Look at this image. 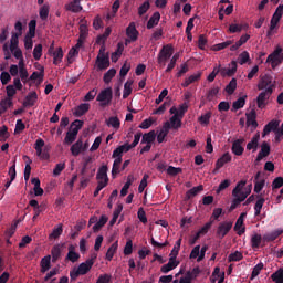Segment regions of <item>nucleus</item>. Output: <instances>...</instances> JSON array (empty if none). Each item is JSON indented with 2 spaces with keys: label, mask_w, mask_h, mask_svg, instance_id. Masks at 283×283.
<instances>
[{
  "label": "nucleus",
  "mask_w": 283,
  "mask_h": 283,
  "mask_svg": "<svg viewBox=\"0 0 283 283\" xmlns=\"http://www.w3.org/2000/svg\"><path fill=\"white\" fill-rule=\"evenodd\" d=\"M114 96V93L112 91V87L105 88L99 92V94L96 97V101L101 103V107H107L109 103H112V98Z\"/></svg>",
  "instance_id": "1"
},
{
  "label": "nucleus",
  "mask_w": 283,
  "mask_h": 283,
  "mask_svg": "<svg viewBox=\"0 0 283 283\" xmlns=\"http://www.w3.org/2000/svg\"><path fill=\"white\" fill-rule=\"evenodd\" d=\"M231 229H233L232 221H222L217 228L216 237L219 240H223L228 235L229 231H231Z\"/></svg>",
  "instance_id": "2"
},
{
  "label": "nucleus",
  "mask_w": 283,
  "mask_h": 283,
  "mask_svg": "<svg viewBox=\"0 0 283 283\" xmlns=\"http://www.w3.org/2000/svg\"><path fill=\"white\" fill-rule=\"evenodd\" d=\"M283 56H282V48L277 46L266 59V63H271L273 70L274 67H277L280 63H282Z\"/></svg>",
  "instance_id": "3"
},
{
  "label": "nucleus",
  "mask_w": 283,
  "mask_h": 283,
  "mask_svg": "<svg viewBox=\"0 0 283 283\" xmlns=\"http://www.w3.org/2000/svg\"><path fill=\"white\" fill-rule=\"evenodd\" d=\"M271 94H273V88L269 86L265 91L261 92L256 97V105L259 109H264L266 107V101L271 98Z\"/></svg>",
  "instance_id": "4"
},
{
  "label": "nucleus",
  "mask_w": 283,
  "mask_h": 283,
  "mask_svg": "<svg viewBox=\"0 0 283 283\" xmlns=\"http://www.w3.org/2000/svg\"><path fill=\"white\" fill-rule=\"evenodd\" d=\"M249 193H251V185L247 192H241V195H238V197H234L230 206V211L238 209V207H240V203L244 202L245 198L249 197Z\"/></svg>",
  "instance_id": "5"
},
{
  "label": "nucleus",
  "mask_w": 283,
  "mask_h": 283,
  "mask_svg": "<svg viewBox=\"0 0 283 283\" xmlns=\"http://www.w3.org/2000/svg\"><path fill=\"white\" fill-rule=\"evenodd\" d=\"M273 77L271 75L265 74L261 77L258 84V90H269V87L273 88Z\"/></svg>",
  "instance_id": "6"
},
{
  "label": "nucleus",
  "mask_w": 283,
  "mask_h": 283,
  "mask_svg": "<svg viewBox=\"0 0 283 283\" xmlns=\"http://www.w3.org/2000/svg\"><path fill=\"white\" fill-rule=\"evenodd\" d=\"M271 154V146L269 145V143L263 142L261 145V150L259 151L255 161L260 163L261 160H263V158H266L268 156H270Z\"/></svg>",
  "instance_id": "7"
},
{
  "label": "nucleus",
  "mask_w": 283,
  "mask_h": 283,
  "mask_svg": "<svg viewBox=\"0 0 283 283\" xmlns=\"http://www.w3.org/2000/svg\"><path fill=\"white\" fill-rule=\"evenodd\" d=\"M96 65L97 70H107V67H109V54L107 53L106 55H97Z\"/></svg>",
  "instance_id": "8"
},
{
  "label": "nucleus",
  "mask_w": 283,
  "mask_h": 283,
  "mask_svg": "<svg viewBox=\"0 0 283 283\" xmlns=\"http://www.w3.org/2000/svg\"><path fill=\"white\" fill-rule=\"evenodd\" d=\"M65 10L67 12H73L74 14H78L83 10V6H81V0H73L70 3L65 4Z\"/></svg>",
  "instance_id": "9"
},
{
  "label": "nucleus",
  "mask_w": 283,
  "mask_h": 283,
  "mask_svg": "<svg viewBox=\"0 0 283 283\" xmlns=\"http://www.w3.org/2000/svg\"><path fill=\"white\" fill-rule=\"evenodd\" d=\"M245 216H247V213L242 212L234 224V231H238L237 232L238 235H242L247 231V228L244 227V217Z\"/></svg>",
  "instance_id": "10"
},
{
  "label": "nucleus",
  "mask_w": 283,
  "mask_h": 283,
  "mask_svg": "<svg viewBox=\"0 0 283 283\" xmlns=\"http://www.w3.org/2000/svg\"><path fill=\"white\" fill-rule=\"evenodd\" d=\"M247 116V125L248 127L251 126L252 129H258V114L255 113V109L250 111L245 114Z\"/></svg>",
  "instance_id": "11"
},
{
  "label": "nucleus",
  "mask_w": 283,
  "mask_h": 283,
  "mask_svg": "<svg viewBox=\"0 0 283 283\" xmlns=\"http://www.w3.org/2000/svg\"><path fill=\"white\" fill-rule=\"evenodd\" d=\"M277 127H280V122L277 120L269 122L263 128L262 137L264 138V136H269L271 132H277V129H280Z\"/></svg>",
  "instance_id": "12"
},
{
  "label": "nucleus",
  "mask_w": 283,
  "mask_h": 283,
  "mask_svg": "<svg viewBox=\"0 0 283 283\" xmlns=\"http://www.w3.org/2000/svg\"><path fill=\"white\" fill-rule=\"evenodd\" d=\"M243 143L244 138L237 139L232 143V154H234V156H242L244 154V147H242Z\"/></svg>",
  "instance_id": "13"
},
{
  "label": "nucleus",
  "mask_w": 283,
  "mask_h": 283,
  "mask_svg": "<svg viewBox=\"0 0 283 283\" xmlns=\"http://www.w3.org/2000/svg\"><path fill=\"white\" fill-rule=\"evenodd\" d=\"M126 35L130 41H138V30L136 29V24L134 22H130L129 25L126 29Z\"/></svg>",
  "instance_id": "14"
},
{
  "label": "nucleus",
  "mask_w": 283,
  "mask_h": 283,
  "mask_svg": "<svg viewBox=\"0 0 283 283\" xmlns=\"http://www.w3.org/2000/svg\"><path fill=\"white\" fill-rule=\"evenodd\" d=\"M92 266H94V260H86L78 265V273H81V275H87V273H90L92 270Z\"/></svg>",
  "instance_id": "15"
},
{
  "label": "nucleus",
  "mask_w": 283,
  "mask_h": 283,
  "mask_svg": "<svg viewBox=\"0 0 283 283\" xmlns=\"http://www.w3.org/2000/svg\"><path fill=\"white\" fill-rule=\"evenodd\" d=\"M39 99L36 92H30L23 102V107H34V103Z\"/></svg>",
  "instance_id": "16"
},
{
  "label": "nucleus",
  "mask_w": 283,
  "mask_h": 283,
  "mask_svg": "<svg viewBox=\"0 0 283 283\" xmlns=\"http://www.w3.org/2000/svg\"><path fill=\"white\" fill-rule=\"evenodd\" d=\"M40 272L41 273H48L49 269H52V256L51 255H46L44 258L41 259L40 262Z\"/></svg>",
  "instance_id": "17"
},
{
  "label": "nucleus",
  "mask_w": 283,
  "mask_h": 283,
  "mask_svg": "<svg viewBox=\"0 0 283 283\" xmlns=\"http://www.w3.org/2000/svg\"><path fill=\"white\" fill-rule=\"evenodd\" d=\"M169 122L164 123L160 132L157 135V143H164L165 138L169 135Z\"/></svg>",
  "instance_id": "18"
},
{
  "label": "nucleus",
  "mask_w": 283,
  "mask_h": 283,
  "mask_svg": "<svg viewBox=\"0 0 283 283\" xmlns=\"http://www.w3.org/2000/svg\"><path fill=\"white\" fill-rule=\"evenodd\" d=\"M88 112H90V104L84 103V104H80L77 107H75L73 114L77 118H81V116H85V114H87Z\"/></svg>",
  "instance_id": "19"
},
{
  "label": "nucleus",
  "mask_w": 283,
  "mask_h": 283,
  "mask_svg": "<svg viewBox=\"0 0 283 283\" xmlns=\"http://www.w3.org/2000/svg\"><path fill=\"white\" fill-rule=\"evenodd\" d=\"M40 72H33L30 77L29 81H39V84L43 83V78L45 76V67L40 66L39 67Z\"/></svg>",
  "instance_id": "20"
},
{
  "label": "nucleus",
  "mask_w": 283,
  "mask_h": 283,
  "mask_svg": "<svg viewBox=\"0 0 283 283\" xmlns=\"http://www.w3.org/2000/svg\"><path fill=\"white\" fill-rule=\"evenodd\" d=\"M227 163H231V154L226 153L223 154L216 163V171H218V169H222V167H224V165H227Z\"/></svg>",
  "instance_id": "21"
},
{
  "label": "nucleus",
  "mask_w": 283,
  "mask_h": 283,
  "mask_svg": "<svg viewBox=\"0 0 283 283\" xmlns=\"http://www.w3.org/2000/svg\"><path fill=\"white\" fill-rule=\"evenodd\" d=\"M169 126V130L180 129V127H182V119L178 116V114H175L170 117Z\"/></svg>",
  "instance_id": "22"
},
{
  "label": "nucleus",
  "mask_w": 283,
  "mask_h": 283,
  "mask_svg": "<svg viewBox=\"0 0 283 283\" xmlns=\"http://www.w3.org/2000/svg\"><path fill=\"white\" fill-rule=\"evenodd\" d=\"M156 140V130L145 133L142 137V145H151Z\"/></svg>",
  "instance_id": "23"
},
{
  "label": "nucleus",
  "mask_w": 283,
  "mask_h": 283,
  "mask_svg": "<svg viewBox=\"0 0 283 283\" xmlns=\"http://www.w3.org/2000/svg\"><path fill=\"white\" fill-rule=\"evenodd\" d=\"M160 22V12H155L150 19L147 22V30H151L154 28H156V25Z\"/></svg>",
  "instance_id": "24"
},
{
  "label": "nucleus",
  "mask_w": 283,
  "mask_h": 283,
  "mask_svg": "<svg viewBox=\"0 0 283 283\" xmlns=\"http://www.w3.org/2000/svg\"><path fill=\"white\" fill-rule=\"evenodd\" d=\"M158 54L164 59H170L174 56V46H171V44L164 45Z\"/></svg>",
  "instance_id": "25"
},
{
  "label": "nucleus",
  "mask_w": 283,
  "mask_h": 283,
  "mask_svg": "<svg viewBox=\"0 0 283 283\" xmlns=\"http://www.w3.org/2000/svg\"><path fill=\"white\" fill-rule=\"evenodd\" d=\"M82 128H83V120L75 119L73 123H71L69 132L75 136H78V130Z\"/></svg>",
  "instance_id": "26"
},
{
  "label": "nucleus",
  "mask_w": 283,
  "mask_h": 283,
  "mask_svg": "<svg viewBox=\"0 0 283 283\" xmlns=\"http://www.w3.org/2000/svg\"><path fill=\"white\" fill-rule=\"evenodd\" d=\"M178 266V262H176L175 258H170L167 264H164L160 268L161 273H169V271H174Z\"/></svg>",
  "instance_id": "27"
},
{
  "label": "nucleus",
  "mask_w": 283,
  "mask_h": 283,
  "mask_svg": "<svg viewBox=\"0 0 283 283\" xmlns=\"http://www.w3.org/2000/svg\"><path fill=\"white\" fill-rule=\"evenodd\" d=\"M203 189L205 187L202 185L189 189L186 192V200H191V198H196V196H198V193H200V191H202Z\"/></svg>",
  "instance_id": "28"
},
{
  "label": "nucleus",
  "mask_w": 283,
  "mask_h": 283,
  "mask_svg": "<svg viewBox=\"0 0 283 283\" xmlns=\"http://www.w3.org/2000/svg\"><path fill=\"white\" fill-rule=\"evenodd\" d=\"M81 258V254L76 253L74 251V245H69V253L65 258V260H69V262H78V259Z\"/></svg>",
  "instance_id": "29"
},
{
  "label": "nucleus",
  "mask_w": 283,
  "mask_h": 283,
  "mask_svg": "<svg viewBox=\"0 0 283 283\" xmlns=\"http://www.w3.org/2000/svg\"><path fill=\"white\" fill-rule=\"evenodd\" d=\"M282 230H274L273 232L266 233L263 235V242H275V239L282 235Z\"/></svg>",
  "instance_id": "30"
},
{
  "label": "nucleus",
  "mask_w": 283,
  "mask_h": 283,
  "mask_svg": "<svg viewBox=\"0 0 283 283\" xmlns=\"http://www.w3.org/2000/svg\"><path fill=\"white\" fill-rule=\"evenodd\" d=\"M106 125L107 127H113L115 132H118V129H120V119H118V117L116 116H112L108 119H106Z\"/></svg>",
  "instance_id": "31"
},
{
  "label": "nucleus",
  "mask_w": 283,
  "mask_h": 283,
  "mask_svg": "<svg viewBox=\"0 0 283 283\" xmlns=\"http://www.w3.org/2000/svg\"><path fill=\"white\" fill-rule=\"evenodd\" d=\"M81 151H83V139H78L75 144L71 146L72 156H80Z\"/></svg>",
  "instance_id": "32"
},
{
  "label": "nucleus",
  "mask_w": 283,
  "mask_h": 283,
  "mask_svg": "<svg viewBox=\"0 0 283 283\" xmlns=\"http://www.w3.org/2000/svg\"><path fill=\"white\" fill-rule=\"evenodd\" d=\"M245 186H247V181L244 180L239 181L234 187V189L232 190L233 198H238V196H242V193H245L244 191H242Z\"/></svg>",
  "instance_id": "33"
},
{
  "label": "nucleus",
  "mask_w": 283,
  "mask_h": 283,
  "mask_svg": "<svg viewBox=\"0 0 283 283\" xmlns=\"http://www.w3.org/2000/svg\"><path fill=\"white\" fill-rule=\"evenodd\" d=\"M262 240H264V237L262 238V234L254 233L251 237V247L252 249H260V244H262Z\"/></svg>",
  "instance_id": "34"
},
{
  "label": "nucleus",
  "mask_w": 283,
  "mask_h": 283,
  "mask_svg": "<svg viewBox=\"0 0 283 283\" xmlns=\"http://www.w3.org/2000/svg\"><path fill=\"white\" fill-rule=\"evenodd\" d=\"M107 166L99 167V169L97 170L96 180L109 181V177H107Z\"/></svg>",
  "instance_id": "35"
},
{
  "label": "nucleus",
  "mask_w": 283,
  "mask_h": 283,
  "mask_svg": "<svg viewBox=\"0 0 283 283\" xmlns=\"http://www.w3.org/2000/svg\"><path fill=\"white\" fill-rule=\"evenodd\" d=\"M259 143H260V135H254L251 142L247 144L248 151H251V149H253V151H258Z\"/></svg>",
  "instance_id": "36"
},
{
  "label": "nucleus",
  "mask_w": 283,
  "mask_h": 283,
  "mask_svg": "<svg viewBox=\"0 0 283 283\" xmlns=\"http://www.w3.org/2000/svg\"><path fill=\"white\" fill-rule=\"evenodd\" d=\"M123 163V158H116L113 163V168H112V176L113 178H116L118 174H120V164Z\"/></svg>",
  "instance_id": "37"
},
{
  "label": "nucleus",
  "mask_w": 283,
  "mask_h": 283,
  "mask_svg": "<svg viewBox=\"0 0 283 283\" xmlns=\"http://www.w3.org/2000/svg\"><path fill=\"white\" fill-rule=\"evenodd\" d=\"M116 251H118V241L114 242L106 252V260H108V262H112Z\"/></svg>",
  "instance_id": "38"
},
{
  "label": "nucleus",
  "mask_w": 283,
  "mask_h": 283,
  "mask_svg": "<svg viewBox=\"0 0 283 283\" xmlns=\"http://www.w3.org/2000/svg\"><path fill=\"white\" fill-rule=\"evenodd\" d=\"M53 65H59L63 61V48H57L55 52L52 53Z\"/></svg>",
  "instance_id": "39"
},
{
  "label": "nucleus",
  "mask_w": 283,
  "mask_h": 283,
  "mask_svg": "<svg viewBox=\"0 0 283 283\" xmlns=\"http://www.w3.org/2000/svg\"><path fill=\"white\" fill-rule=\"evenodd\" d=\"M107 220H108L107 216L102 214L99 220L93 226L94 233H98V230L103 229L104 224H107Z\"/></svg>",
  "instance_id": "40"
},
{
  "label": "nucleus",
  "mask_w": 283,
  "mask_h": 283,
  "mask_svg": "<svg viewBox=\"0 0 283 283\" xmlns=\"http://www.w3.org/2000/svg\"><path fill=\"white\" fill-rule=\"evenodd\" d=\"M264 202H266V199L264 197H259V199L255 202L254 206V216L258 218L260 213H262V207H264Z\"/></svg>",
  "instance_id": "41"
},
{
  "label": "nucleus",
  "mask_w": 283,
  "mask_h": 283,
  "mask_svg": "<svg viewBox=\"0 0 283 283\" xmlns=\"http://www.w3.org/2000/svg\"><path fill=\"white\" fill-rule=\"evenodd\" d=\"M238 72V62L232 61L230 69H223L222 75L223 76H233Z\"/></svg>",
  "instance_id": "42"
},
{
  "label": "nucleus",
  "mask_w": 283,
  "mask_h": 283,
  "mask_svg": "<svg viewBox=\"0 0 283 283\" xmlns=\"http://www.w3.org/2000/svg\"><path fill=\"white\" fill-rule=\"evenodd\" d=\"M9 176H10V180L6 182L4 185L6 189H9L10 185H12V182H14L17 178V166L13 165L9 168Z\"/></svg>",
  "instance_id": "43"
},
{
  "label": "nucleus",
  "mask_w": 283,
  "mask_h": 283,
  "mask_svg": "<svg viewBox=\"0 0 283 283\" xmlns=\"http://www.w3.org/2000/svg\"><path fill=\"white\" fill-rule=\"evenodd\" d=\"M19 36H21V33H12L11 40H10V51L14 52L19 48Z\"/></svg>",
  "instance_id": "44"
},
{
  "label": "nucleus",
  "mask_w": 283,
  "mask_h": 283,
  "mask_svg": "<svg viewBox=\"0 0 283 283\" xmlns=\"http://www.w3.org/2000/svg\"><path fill=\"white\" fill-rule=\"evenodd\" d=\"M39 14H40V19L42 21H48V17H50V6L49 4H43L40 8Z\"/></svg>",
  "instance_id": "45"
},
{
  "label": "nucleus",
  "mask_w": 283,
  "mask_h": 283,
  "mask_svg": "<svg viewBox=\"0 0 283 283\" xmlns=\"http://www.w3.org/2000/svg\"><path fill=\"white\" fill-rule=\"evenodd\" d=\"M247 105V96L244 97H239L235 102L232 104V109L234 112H238V109H242Z\"/></svg>",
  "instance_id": "46"
},
{
  "label": "nucleus",
  "mask_w": 283,
  "mask_h": 283,
  "mask_svg": "<svg viewBox=\"0 0 283 283\" xmlns=\"http://www.w3.org/2000/svg\"><path fill=\"white\" fill-rule=\"evenodd\" d=\"M13 103H12V98H4L0 102V106H1V113L0 114H6V112H8L9 107H12Z\"/></svg>",
  "instance_id": "47"
},
{
  "label": "nucleus",
  "mask_w": 283,
  "mask_h": 283,
  "mask_svg": "<svg viewBox=\"0 0 283 283\" xmlns=\"http://www.w3.org/2000/svg\"><path fill=\"white\" fill-rule=\"evenodd\" d=\"M201 74H195L190 75L188 78L185 80V82L181 84L182 87H189L191 83H196V81H200Z\"/></svg>",
  "instance_id": "48"
},
{
  "label": "nucleus",
  "mask_w": 283,
  "mask_h": 283,
  "mask_svg": "<svg viewBox=\"0 0 283 283\" xmlns=\"http://www.w3.org/2000/svg\"><path fill=\"white\" fill-rule=\"evenodd\" d=\"M229 45H233V42L231 40H227L226 42L214 44L212 46V50L213 52H220L221 50H226V48H229Z\"/></svg>",
  "instance_id": "49"
},
{
  "label": "nucleus",
  "mask_w": 283,
  "mask_h": 283,
  "mask_svg": "<svg viewBox=\"0 0 283 283\" xmlns=\"http://www.w3.org/2000/svg\"><path fill=\"white\" fill-rule=\"evenodd\" d=\"M238 88V80L232 78L229 84L226 86V92L227 94H229V96H231V94H233V92H235V90Z\"/></svg>",
  "instance_id": "50"
},
{
  "label": "nucleus",
  "mask_w": 283,
  "mask_h": 283,
  "mask_svg": "<svg viewBox=\"0 0 283 283\" xmlns=\"http://www.w3.org/2000/svg\"><path fill=\"white\" fill-rule=\"evenodd\" d=\"M247 28H249V24H230L229 32L231 34H235L237 32H242V30H247Z\"/></svg>",
  "instance_id": "51"
},
{
  "label": "nucleus",
  "mask_w": 283,
  "mask_h": 283,
  "mask_svg": "<svg viewBox=\"0 0 283 283\" xmlns=\"http://www.w3.org/2000/svg\"><path fill=\"white\" fill-rule=\"evenodd\" d=\"M63 234V226L60 224L57 228H54L52 233L49 235L50 240H56L59 238H61V235Z\"/></svg>",
  "instance_id": "52"
},
{
  "label": "nucleus",
  "mask_w": 283,
  "mask_h": 283,
  "mask_svg": "<svg viewBox=\"0 0 283 283\" xmlns=\"http://www.w3.org/2000/svg\"><path fill=\"white\" fill-rule=\"evenodd\" d=\"M41 56H43V45L36 44L35 48L33 49V59L35 61H40Z\"/></svg>",
  "instance_id": "53"
},
{
  "label": "nucleus",
  "mask_w": 283,
  "mask_h": 283,
  "mask_svg": "<svg viewBox=\"0 0 283 283\" xmlns=\"http://www.w3.org/2000/svg\"><path fill=\"white\" fill-rule=\"evenodd\" d=\"M114 76H116V69H109L103 77L104 83H112V78H114Z\"/></svg>",
  "instance_id": "54"
},
{
  "label": "nucleus",
  "mask_w": 283,
  "mask_h": 283,
  "mask_svg": "<svg viewBox=\"0 0 283 283\" xmlns=\"http://www.w3.org/2000/svg\"><path fill=\"white\" fill-rule=\"evenodd\" d=\"M132 85H134V81H132V80H128L125 83L123 98H128V96L132 94Z\"/></svg>",
  "instance_id": "55"
},
{
  "label": "nucleus",
  "mask_w": 283,
  "mask_h": 283,
  "mask_svg": "<svg viewBox=\"0 0 283 283\" xmlns=\"http://www.w3.org/2000/svg\"><path fill=\"white\" fill-rule=\"evenodd\" d=\"M271 280L275 283H283V269H279L271 275Z\"/></svg>",
  "instance_id": "56"
},
{
  "label": "nucleus",
  "mask_w": 283,
  "mask_h": 283,
  "mask_svg": "<svg viewBox=\"0 0 283 283\" xmlns=\"http://www.w3.org/2000/svg\"><path fill=\"white\" fill-rule=\"evenodd\" d=\"M52 262H56L61 258V245H54L51 250Z\"/></svg>",
  "instance_id": "57"
},
{
  "label": "nucleus",
  "mask_w": 283,
  "mask_h": 283,
  "mask_svg": "<svg viewBox=\"0 0 283 283\" xmlns=\"http://www.w3.org/2000/svg\"><path fill=\"white\" fill-rule=\"evenodd\" d=\"M238 61L240 65H244L251 61V56L247 51H243L241 54H239Z\"/></svg>",
  "instance_id": "58"
},
{
  "label": "nucleus",
  "mask_w": 283,
  "mask_h": 283,
  "mask_svg": "<svg viewBox=\"0 0 283 283\" xmlns=\"http://www.w3.org/2000/svg\"><path fill=\"white\" fill-rule=\"evenodd\" d=\"M242 258H244V255H242V252L235 251V252L229 254L228 261L229 262H240V260H242Z\"/></svg>",
  "instance_id": "59"
},
{
  "label": "nucleus",
  "mask_w": 283,
  "mask_h": 283,
  "mask_svg": "<svg viewBox=\"0 0 283 283\" xmlns=\"http://www.w3.org/2000/svg\"><path fill=\"white\" fill-rule=\"evenodd\" d=\"M262 269H264V263L260 262L258 263L253 270H252V273H251V280H254V277H258V275H260Z\"/></svg>",
  "instance_id": "60"
},
{
  "label": "nucleus",
  "mask_w": 283,
  "mask_h": 283,
  "mask_svg": "<svg viewBox=\"0 0 283 283\" xmlns=\"http://www.w3.org/2000/svg\"><path fill=\"white\" fill-rule=\"evenodd\" d=\"M283 15V4H279V7L276 8L275 12L272 15V20L273 21H279L282 19Z\"/></svg>",
  "instance_id": "61"
},
{
  "label": "nucleus",
  "mask_w": 283,
  "mask_h": 283,
  "mask_svg": "<svg viewBox=\"0 0 283 283\" xmlns=\"http://www.w3.org/2000/svg\"><path fill=\"white\" fill-rule=\"evenodd\" d=\"M87 33H88L87 24H85V23L80 24V40L81 41H85V39H87Z\"/></svg>",
  "instance_id": "62"
},
{
  "label": "nucleus",
  "mask_w": 283,
  "mask_h": 283,
  "mask_svg": "<svg viewBox=\"0 0 283 283\" xmlns=\"http://www.w3.org/2000/svg\"><path fill=\"white\" fill-rule=\"evenodd\" d=\"M283 187V178L282 177H276L273 182H272V189H280Z\"/></svg>",
  "instance_id": "63"
},
{
  "label": "nucleus",
  "mask_w": 283,
  "mask_h": 283,
  "mask_svg": "<svg viewBox=\"0 0 283 283\" xmlns=\"http://www.w3.org/2000/svg\"><path fill=\"white\" fill-rule=\"evenodd\" d=\"M111 282H112V275L109 274H102L96 281V283H111Z\"/></svg>",
  "instance_id": "64"
}]
</instances>
